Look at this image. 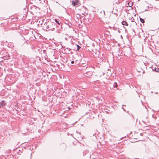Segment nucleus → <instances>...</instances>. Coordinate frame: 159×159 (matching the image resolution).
<instances>
[{
  "instance_id": "ddd939ff",
  "label": "nucleus",
  "mask_w": 159,
  "mask_h": 159,
  "mask_svg": "<svg viewBox=\"0 0 159 159\" xmlns=\"http://www.w3.org/2000/svg\"><path fill=\"white\" fill-rule=\"evenodd\" d=\"M77 50L78 51H79L80 49L81 48V47H80V46H79V45H77Z\"/></svg>"
},
{
  "instance_id": "39448f33",
  "label": "nucleus",
  "mask_w": 159,
  "mask_h": 159,
  "mask_svg": "<svg viewBox=\"0 0 159 159\" xmlns=\"http://www.w3.org/2000/svg\"><path fill=\"white\" fill-rule=\"evenodd\" d=\"M121 23L122 25H123L128 26V24H127V22L125 21H122L121 22Z\"/></svg>"
},
{
  "instance_id": "7ed1b4c3",
  "label": "nucleus",
  "mask_w": 159,
  "mask_h": 159,
  "mask_svg": "<svg viewBox=\"0 0 159 159\" xmlns=\"http://www.w3.org/2000/svg\"><path fill=\"white\" fill-rule=\"evenodd\" d=\"M55 21L56 23V25H57L58 26H57L58 28H60L61 27V29H62V28L61 27L62 25H60L61 24V21L60 20H57V19H56L54 20Z\"/></svg>"
},
{
  "instance_id": "6ab92c4d",
  "label": "nucleus",
  "mask_w": 159,
  "mask_h": 159,
  "mask_svg": "<svg viewBox=\"0 0 159 159\" xmlns=\"http://www.w3.org/2000/svg\"><path fill=\"white\" fill-rule=\"evenodd\" d=\"M143 135V134L142 133H140V135Z\"/></svg>"
},
{
  "instance_id": "aec40b11",
  "label": "nucleus",
  "mask_w": 159,
  "mask_h": 159,
  "mask_svg": "<svg viewBox=\"0 0 159 159\" xmlns=\"http://www.w3.org/2000/svg\"><path fill=\"white\" fill-rule=\"evenodd\" d=\"M46 52V51H45V50H44L43 51V52Z\"/></svg>"
},
{
  "instance_id": "a211bd4d",
  "label": "nucleus",
  "mask_w": 159,
  "mask_h": 159,
  "mask_svg": "<svg viewBox=\"0 0 159 159\" xmlns=\"http://www.w3.org/2000/svg\"><path fill=\"white\" fill-rule=\"evenodd\" d=\"M134 19H132L131 21H134Z\"/></svg>"
},
{
  "instance_id": "412c9836",
  "label": "nucleus",
  "mask_w": 159,
  "mask_h": 159,
  "mask_svg": "<svg viewBox=\"0 0 159 159\" xmlns=\"http://www.w3.org/2000/svg\"><path fill=\"white\" fill-rule=\"evenodd\" d=\"M122 108L123 109V110L124 111H125V110L123 108V107H122Z\"/></svg>"
},
{
  "instance_id": "4468645a",
  "label": "nucleus",
  "mask_w": 159,
  "mask_h": 159,
  "mask_svg": "<svg viewBox=\"0 0 159 159\" xmlns=\"http://www.w3.org/2000/svg\"><path fill=\"white\" fill-rule=\"evenodd\" d=\"M49 26V24H48V25L46 26V28L47 29H50V26Z\"/></svg>"
},
{
  "instance_id": "1a4fd4ad",
  "label": "nucleus",
  "mask_w": 159,
  "mask_h": 159,
  "mask_svg": "<svg viewBox=\"0 0 159 159\" xmlns=\"http://www.w3.org/2000/svg\"><path fill=\"white\" fill-rule=\"evenodd\" d=\"M128 5L129 7H132V2L131 1L129 2L128 3Z\"/></svg>"
},
{
  "instance_id": "2eb2a0df",
  "label": "nucleus",
  "mask_w": 159,
  "mask_h": 159,
  "mask_svg": "<svg viewBox=\"0 0 159 159\" xmlns=\"http://www.w3.org/2000/svg\"><path fill=\"white\" fill-rule=\"evenodd\" d=\"M95 133H93V132H91V135H92L93 136L95 135Z\"/></svg>"
},
{
  "instance_id": "9d476101",
  "label": "nucleus",
  "mask_w": 159,
  "mask_h": 159,
  "mask_svg": "<svg viewBox=\"0 0 159 159\" xmlns=\"http://www.w3.org/2000/svg\"><path fill=\"white\" fill-rule=\"evenodd\" d=\"M140 20L142 23H144L145 21L143 19L140 18Z\"/></svg>"
},
{
  "instance_id": "4be33fe9",
  "label": "nucleus",
  "mask_w": 159,
  "mask_h": 159,
  "mask_svg": "<svg viewBox=\"0 0 159 159\" xmlns=\"http://www.w3.org/2000/svg\"><path fill=\"white\" fill-rule=\"evenodd\" d=\"M2 23H1V25L2 26Z\"/></svg>"
},
{
  "instance_id": "423d86ee",
  "label": "nucleus",
  "mask_w": 159,
  "mask_h": 159,
  "mask_svg": "<svg viewBox=\"0 0 159 159\" xmlns=\"http://www.w3.org/2000/svg\"><path fill=\"white\" fill-rule=\"evenodd\" d=\"M86 74L87 75H88V76H91L92 75V72L91 71H89L86 72Z\"/></svg>"
},
{
  "instance_id": "20e7f679",
  "label": "nucleus",
  "mask_w": 159,
  "mask_h": 159,
  "mask_svg": "<svg viewBox=\"0 0 159 159\" xmlns=\"http://www.w3.org/2000/svg\"><path fill=\"white\" fill-rule=\"evenodd\" d=\"M152 70L153 71H155L156 72H159V68L157 67H152Z\"/></svg>"
},
{
  "instance_id": "b1692460",
  "label": "nucleus",
  "mask_w": 159,
  "mask_h": 159,
  "mask_svg": "<svg viewBox=\"0 0 159 159\" xmlns=\"http://www.w3.org/2000/svg\"><path fill=\"white\" fill-rule=\"evenodd\" d=\"M58 33H60V32L58 31Z\"/></svg>"
},
{
  "instance_id": "dca6fc26",
  "label": "nucleus",
  "mask_w": 159,
  "mask_h": 159,
  "mask_svg": "<svg viewBox=\"0 0 159 159\" xmlns=\"http://www.w3.org/2000/svg\"><path fill=\"white\" fill-rule=\"evenodd\" d=\"M74 61H71V63L73 64H74Z\"/></svg>"
},
{
  "instance_id": "9b49d317",
  "label": "nucleus",
  "mask_w": 159,
  "mask_h": 159,
  "mask_svg": "<svg viewBox=\"0 0 159 159\" xmlns=\"http://www.w3.org/2000/svg\"><path fill=\"white\" fill-rule=\"evenodd\" d=\"M67 25L69 26V28H70L72 26V24L71 23H67Z\"/></svg>"
},
{
  "instance_id": "f8f14e48",
  "label": "nucleus",
  "mask_w": 159,
  "mask_h": 159,
  "mask_svg": "<svg viewBox=\"0 0 159 159\" xmlns=\"http://www.w3.org/2000/svg\"><path fill=\"white\" fill-rule=\"evenodd\" d=\"M88 152V150H85V151L84 152V151H83V153L84 154H84H86V153L87 152Z\"/></svg>"
},
{
  "instance_id": "f03ea898",
  "label": "nucleus",
  "mask_w": 159,
  "mask_h": 159,
  "mask_svg": "<svg viewBox=\"0 0 159 159\" xmlns=\"http://www.w3.org/2000/svg\"><path fill=\"white\" fill-rule=\"evenodd\" d=\"M72 5L74 6L77 7L80 5V3L79 0H74L72 1Z\"/></svg>"
},
{
  "instance_id": "6e6552de",
  "label": "nucleus",
  "mask_w": 159,
  "mask_h": 159,
  "mask_svg": "<svg viewBox=\"0 0 159 159\" xmlns=\"http://www.w3.org/2000/svg\"><path fill=\"white\" fill-rule=\"evenodd\" d=\"M113 86L114 88H117V83L116 82H114L113 84Z\"/></svg>"
},
{
  "instance_id": "f257e3e1",
  "label": "nucleus",
  "mask_w": 159,
  "mask_h": 159,
  "mask_svg": "<svg viewBox=\"0 0 159 159\" xmlns=\"http://www.w3.org/2000/svg\"><path fill=\"white\" fill-rule=\"evenodd\" d=\"M48 23L50 26V29H48V30L54 31L56 28H58L57 26H58L54 22H50Z\"/></svg>"
},
{
  "instance_id": "0eeeda50",
  "label": "nucleus",
  "mask_w": 159,
  "mask_h": 159,
  "mask_svg": "<svg viewBox=\"0 0 159 159\" xmlns=\"http://www.w3.org/2000/svg\"><path fill=\"white\" fill-rule=\"evenodd\" d=\"M0 104H1V106H4L6 104V103H5V102L4 101H2L1 102V103H0Z\"/></svg>"
},
{
  "instance_id": "f3484780",
  "label": "nucleus",
  "mask_w": 159,
  "mask_h": 159,
  "mask_svg": "<svg viewBox=\"0 0 159 159\" xmlns=\"http://www.w3.org/2000/svg\"><path fill=\"white\" fill-rule=\"evenodd\" d=\"M142 122H143L144 123H146V121H144V120H142Z\"/></svg>"
},
{
  "instance_id": "5701e85b",
  "label": "nucleus",
  "mask_w": 159,
  "mask_h": 159,
  "mask_svg": "<svg viewBox=\"0 0 159 159\" xmlns=\"http://www.w3.org/2000/svg\"><path fill=\"white\" fill-rule=\"evenodd\" d=\"M65 23L66 24H67V23L65 22Z\"/></svg>"
}]
</instances>
